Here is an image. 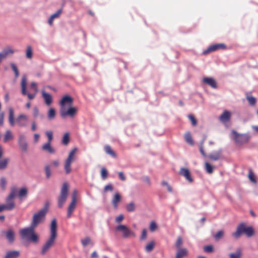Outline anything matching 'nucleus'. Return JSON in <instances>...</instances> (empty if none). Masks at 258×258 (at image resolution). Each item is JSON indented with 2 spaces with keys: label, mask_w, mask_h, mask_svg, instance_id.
<instances>
[{
  "label": "nucleus",
  "mask_w": 258,
  "mask_h": 258,
  "mask_svg": "<svg viewBox=\"0 0 258 258\" xmlns=\"http://www.w3.org/2000/svg\"><path fill=\"white\" fill-rule=\"evenodd\" d=\"M34 227L31 225L30 227L21 229L20 234L22 238L27 239L28 240L37 243L38 240V235L35 233Z\"/></svg>",
  "instance_id": "nucleus-2"
},
{
  "label": "nucleus",
  "mask_w": 258,
  "mask_h": 258,
  "mask_svg": "<svg viewBox=\"0 0 258 258\" xmlns=\"http://www.w3.org/2000/svg\"><path fill=\"white\" fill-rule=\"evenodd\" d=\"M244 234L248 237H251L254 234V230L251 227H247Z\"/></svg>",
  "instance_id": "nucleus-42"
},
{
  "label": "nucleus",
  "mask_w": 258,
  "mask_h": 258,
  "mask_svg": "<svg viewBox=\"0 0 258 258\" xmlns=\"http://www.w3.org/2000/svg\"><path fill=\"white\" fill-rule=\"evenodd\" d=\"M127 211L129 212H132L135 210V205L134 202H131L127 204L126 206Z\"/></svg>",
  "instance_id": "nucleus-44"
},
{
  "label": "nucleus",
  "mask_w": 258,
  "mask_h": 258,
  "mask_svg": "<svg viewBox=\"0 0 258 258\" xmlns=\"http://www.w3.org/2000/svg\"><path fill=\"white\" fill-rule=\"evenodd\" d=\"M42 95L44 99L45 103L47 105H49L52 102V96L49 93L45 92L44 91H42Z\"/></svg>",
  "instance_id": "nucleus-22"
},
{
  "label": "nucleus",
  "mask_w": 258,
  "mask_h": 258,
  "mask_svg": "<svg viewBox=\"0 0 258 258\" xmlns=\"http://www.w3.org/2000/svg\"><path fill=\"white\" fill-rule=\"evenodd\" d=\"M77 151V148H75L72 150L69 153V156L65 161L64 168L66 174L70 173L72 170L71 167V163L73 160V157Z\"/></svg>",
  "instance_id": "nucleus-7"
},
{
  "label": "nucleus",
  "mask_w": 258,
  "mask_h": 258,
  "mask_svg": "<svg viewBox=\"0 0 258 258\" xmlns=\"http://www.w3.org/2000/svg\"><path fill=\"white\" fill-rule=\"evenodd\" d=\"M187 251L185 248H179L176 254L175 258H182L187 254Z\"/></svg>",
  "instance_id": "nucleus-29"
},
{
  "label": "nucleus",
  "mask_w": 258,
  "mask_h": 258,
  "mask_svg": "<svg viewBox=\"0 0 258 258\" xmlns=\"http://www.w3.org/2000/svg\"><path fill=\"white\" fill-rule=\"evenodd\" d=\"M248 177L249 179L253 182L255 183L256 182L255 179L254 177L253 174L251 170L249 172Z\"/></svg>",
  "instance_id": "nucleus-60"
},
{
  "label": "nucleus",
  "mask_w": 258,
  "mask_h": 258,
  "mask_svg": "<svg viewBox=\"0 0 258 258\" xmlns=\"http://www.w3.org/2000/svg\"><path fill=\"white\" fill-rule=\"evenodd\" d=\"M115 231L122 232L124 238H127L130 236H135V233L124 225L120 224L117 226L115 227Z\"/></svg>",
  "instance_id": "nucleus-8"
},
{
  "label": "nucleus",
  "mask_w": 258,
  "mask_h": 258,
  "mask_svg": "<svg viewBox=\"0 0 258 258\" xmlns=\"http://www.w3.org/2000/svg\"><path fill=\"white\" fill-rule=\"evenodd\" d=\"M69 192V185L67 182H64L60 190V196L57 199L58 207L60 209L63 207V206L66 202Z\"/></svg>",
  "instance_id": "nucleus-3"
},
{
  "label": "nucleus",
  "mask_w": 258,
  "mask_h": 258,
  "mask_svg": "<svg viewBox=\"0 0 258 258\" xmlns=\"http://www.w3.org/2000/svg\"><path fill=\"white\" fill-rule=\"evenodd\" d=\"M247 99L251 105H255V104L256 103V98L255 97H254L252 96H247Z\"/></svg>",
  "instance_id": "nucleus-50"
},
{
  "label": "nucleus",
  "mask_w": 258,
  "mask_h": 258,
  "mask_svg": "<svg viewBox=\"0 0 258 258\" xmlns=\"http://www.w3.org/2000/svg\"><path fill=\"white\" fill-rule=\"evenodd\" d=\"M119 179L122 181H125L126 180V177L124 175L123 172H119L118 173Z\"/></svg>",
  "instance_id": "nucleus-61"
},
{
  "label": "nucleus",
  "mask_w": 258,
  "mask_h": 258,
  "mask_svg": "<svg viewBox=\"0 0 258 258\" xmlns=\"http://www.w3.org/2000/svg\"><path fill=\"white\" fill-rule=\"evenodd\" d=\"M62 11V9H59L57 10V11L51 15L50 17H52L53 19L58 18L60 16V15L61 14Z\"/></svg>",
  "instance_id": "nucleus-52"
},
{
  "label": "nucleus",
  "mask_w": 258,
  "mask_h": 258,
  "mask_svg": "<svg viewBox=\"0 0 258 258\" xmlns=\"http://www.w3.org/2000/svg\"><path fill=\"white\" fill-rule=\"evenodd\" d=\"M42 149L43 151H46L49 154H54L55 153V149L51 146V143H46L44 144L42 147Z\"/></svg>",
  "instance_id": "nucleus-21"
},
{
  "label": "nucleus",
  "mask_w": 258,
  "mask_h": 258,
  "mask_svg": "<svg viewBox=\"0 0 258 258\" xmlns=\"http://www.w3.org/2000/svg\"><path fill=\"white\" fill-rule=\"evenodd\" d=\"M246 227L244 223H240L237 226L236 231L232 233V236L236 238H239L243 233H245Z\"/></svg>",
  "instance_id": "nucleus-12"
},
{
  "label": "nucleus",
  "mask_w": 258,
  "mask_h": 258,
  "mask_svg": "<svg viewBox=\"0 0 258 258\" xmlns=\"http://www.w3.org/2000/svg\"><path fill=\"white\" fill-rule=\"evenodd\" d=\"M121 201V196L118 192L115 193L114 195L112 200V204L113 206V207L115 209H116L118 206V204Z\"/></svg>",
  "instance_id": "nucleus-24"
},
{
  "label": "nucleus",
  "mask_w": 258,
  "mask_h": 258,
  "mask_svg": "<svg viewBox=\"0 0 258 258\" xmlns=\"http://www.w3.org/2000/svg\"><path fill=\"white\" fill-rule=\"evenodd\" d=\"M188 118L191 121V123H192V125L196 126L197 125V120L193 115H192V114L188 115Z\"/></svg>",
  "instance_id": "nucleus-55"
},
{
  "label": "nucleus",
  "mask_w": 258,
  "mask_h": 258,
  "mask_svg": "<svg viewBox=\"0 0 258 258\" xmlns=\"http://www.w3.org/2000/svg\"><path fill=\"white\" fill-rule=\"evenodd\" d=\"M104 150L107 154L110 155L112 157L115 158L116 157L115 153L112 150L109 145H106L104 147Z\"/></svg>",
  "instance_id": "nucleus-32"
},
{
  "label": "nucleus",
  "mask_w": 258,
  "mask_h": 258,
  "mask_svg": "<svg viewBox=\"0 0 258 258\" xmlns=\"http://www.w3.org/2000/svg\"><path fill=\"white\" fill-rule=\"evenodd\" d=\"M33 115L35 118L39 117L41 119L43 118V115L39 113V109L37 107H34L33 110Z\"/></svg>",
  "instance_id": "nucleus-38"
},
{
  "label": "nucleus",
  "mask_w": 258,
  "mask_h": 258,
  "mask_svg": "<svg viewBox=\"0 0 258 258\" xmlns=\"http://www.w3.org/2000/svg\"><path fill=\"white\" fill-rule=\"evenodd\" d=\"M77 110L74 107H70L67 110L61 107L60 114L62 118H65L67 115L73 117L76 113Z\"/></svg>",
  "instance_id": "nucleus-13"
},
{
  "label": "nucleus",
  "mask_w": 258,
  "mask_h": 258,
  "mask_svg": "<svg viewBox=\"0 0 258 258\" xmlns=\"http://www.w3.org/2000/svg\"><path fill=\"white\" fill-rule=\"evenodd\" d=\"M26 55L27 58L31 59L33 56L32 49L31 46H28L26 51Z\"/></svg>",
  "instance_id": "nucleus-39"
},
{
  "label": "nucleus",
  "mask_w": 258,
  "mask_h": 258,
  "mask_svg": "<svg viewBox=\"0 0 258 258\" xmlns=\"http://www.w3.org/2000/svg\"><path fill=\"white\" fill-rule=\"evenodd\" d=\"M9 121L11 126L14 125V111L12 108L9 109Z\"/></svg>",
  "instance_id": "nucleus-25"
},
{
  "label": "nucleus",
  "mask_w": 258,
  "mask_h": 258,
  "mask_svg": "<svg viewBox=\"0 0 258 258\" xmlns=\"http://www.w3.org/2000/svg\"><path fill=\"white\" fill-rule=\"evenodd\" d=\"M44 170L45 172L46 178L47 179H49L51 175L50 166L49 165H45L44 167Z\"/></svg>",
  "instance_id": "nucleus-36"
},
{
  "label": "nucleus",
  "mask_w": 258,
  "mask_h": 258,
  "mask_svg": "<svg viewBox=\"0 0 258 258\" xmlns=\"http://www.w3.org/2000/svg\"><path fill=\"white\" fill-rule=\"evenodd\" d=\"M69 141H70V138H69V134L68 133H66L63 138H62V144L64 145H67L69 143Z\"/></svg>",
  "instance_id": "nucleus-43"
},
{
  "label": "nucleus",
  "mask_w": 258,
  "mask_h": 258,
  "mask_svg": "<svg viewBox=\"0 0 258 258\" xmlns=\"http://www.w3.org/2000/svg\"><path fill=\"white\" fill-rule=\"evenodd\" d=\"M73 101V98L69 96L66 95L64 96L62 99L60 101V105L63 106L66 103H68L70 104H71Z\"/></svg>",
  "instance_id": "nucleus-26"
},
{
  "label": "nucleus",
  "mask_w": 258,
  "mask_h": 258,
  "mask_svg": "<svg viewBox=\"0 0 258 258\" xmlns=\"http://www.w3.org/2000/svg\"><path fill=\"white\" fill-rule=\"evenodd\" d=\"M48 203H46L45 206L38 212L35 213L33 217V221L31 225L35 227L41 221L42 218H44L47 212Z\"/></svg>",
  "instance_id": "nucleus-4"
},
{
  "label": "nucleus",
  "mask_w": 258,
  "mask_h": 258,
  "mask_svg": "<svg viewBox=\"0 0 258 258\" xmlns=\"http://www.w3.org/2000/svg\"><path fill=\"white\" fill-rule=\"evenodd\" d=\"M205 167L206 171L209 173H212L213 172V167L209 163L206 162Z\"/></svg>",
  "instance_id": "nucleus-47"
},
{
  "label": "nucleus",
  "mask_w": 258,
  "mask_h": 258,
  "mask_svg": "<svg viewBox=\"0 0 258 258\" xmlns=\"http://www.w3.org/2000/svg\"><path fill=\"white\" fill-rule=\"evenodd\" d=\"M21 87H22V94L23 95H27L28 98L32 100L33 98H34L35 96V94H30L28 93L27 94L26 92V85H27V78L26 77L24 76H23L21 82Z\"/></svg>",
  "instance_id": "nucleus-10"
},
{
  "label": "nucleus",
  "mask_w": 258,
  "mask_h": 258,
  "mask_svg": "<svg viewBox=\"0 0 258 258\" xmlns=\"http://www.w3.org/2000/svg\"><path fill=\"white\" fill-rule=\"evenodd\" d=\"M14 51L10 47H6L0 52V62L6 58L8 55L13 54Z\"/></svg>",
  "instance_id": "nucleus-15"
},
{
  "label": "nucleus",
  "mask_w": 258,
  "mask_h": 258,
  "mask_svg": "<svg viewBox=\"0 0 258 258\" xmlns=\"http://www.w3.org/2000/svg\"><path fill=\"white\" fill-rule=\"evenodd\" d=\"M161 184L163 186H165L167 187V190L169 192H172V189L171 186L169 184V183L166 181H162L161 182Z\"/></svg>",
  "instance_id": "nucleus-54"
},
{
  "label": "nucleus",
  "mask_w": 258,
  "mask_h": 258,
  "mask_svg": "<svg viewBox=\"0 0 258 258\" xmlns=\"http://www.w3.org/2000/svg\"><path fill=\"white\" fill-rule=\"evenodd\" d=\"M23 119L25 121L27 120V117L26 115L24 114H20L17 118V122L18 123L19 125L21 127H23L26 125L25 123L23 122L21 120Z\"/></svg>",
  "instance_id": "nucleus-28"
},
{
  "label": "nucleus",
  "mask_w": 258,
  "mask_h": 258,
  "mask_svg": "<svg viewBox=\"0 0 258 258\" xmlns=\"http://www.w3.org/2000/svg\"><path fill=\"white\" fill-rule=\"evenodd\" d=\"M9 162L10 159L8 158H4L0 160V170H3L6 169Z\"/></svg>",
  "instance_id": "nucleus-27"
},
{
  "label": "nucleus",
  "mask_w": 258,
  "mask_h": 258,
  "mask_svg": "<svg viewBox=\"0 0 258 258\" xmlns=\"http://www.w3.org/2000/svg\"><path fill=\"white\" fill-rule=\"evenodd\" d=\"M233 139L238 145H242L248 142L250 136L247 134H239L236 131H233Z\"/></svg>",
  "instance_id": "nucleus-5"
},
{
  "label": "nucleus",
  "mask_w": 258,
  "mask_h": 258,
  "mask_svg": "<svg viewBox=\"0 0 258 258\" xmlns=\"http://www.w3.org/2000/svg\"><path fill=\"white\" fill-rule=\"evenodd\" d=\"M50 235L43 245L41 253L44 255L54 244L55 239L57 237V222L56 219H53L50 224Z\"/></svg>",
  "instance_id": "nucleus-1"
},
{
  "label": "nucleus",
  "mask_w": 258,
  "mask_h": 258,
  "mask_svg": "<svg viewBox=\"0 0 258 258\" xmlns=\"http://www.w3.org/2000/svg\"><path fill=\"white\" fill-rule=\"evenodd\" d=\"M241 256V250L240 248L237 249L235 252L229 254L230 258H240Z\"/></svg>",
  "instance_id": "nucleus-35"
},
{
  "label": "nucleus",
  "mask_w": 258,
  "mask_h": 258,
  "mask_svg": "<svg viewBox=\"0 0 258 258\" xmlns=\"http://www.w3.org/2000/svg\"><path fill=\"white\" fill-rule=\"evenodd\" d=\"M123 218H124L123 215L122 214H120L118 216L116 217L115 221L117 223H119L123 219Z\"/></svg>",
  "instance_id": "nucleus-62"
},
{
  "label": "nucleus",
  "mask_w": 258,
  "mask_h": 258,
  "mask_svg": "<svg viewBox=\"0 0 258 258\" xmlns=\"http://www.w3.org/2000/svg\"><path fill=\"white\" fill-rule=\"evenodd\" d=\"M147 238V230L146 229H144L142 231L141 236L140 237L141 240H144L146 239Z\"/></svg>",
  "instance_id": "nucleus-58"
},
{
  "label": "nucleus",
  "mask_w": 258,
  "mask_h": 258,
  "mask_svg": "<svg viewBox=\"0 0 258 258\" xmlns=\"http://www.w3.org/2000/svg\"><path fill=\"white\" fill-rule=\"evenodd\" d=\"M17 194V189L15 187H13L11 190L10 194L9 195V197H10L11 199H15Z\"/></svg>",
  "instance_id": "nucleus-51"
},
{
  "label": "nucleus",
  "mask_w": 258,
  "mask_h": 258,
  "mask_svg": "<svg viewBox=\"0 0 258 258\" xmlns=\"http://www.w3.org/2000/svg\"><path fill=\"white\" fill-rule=\"evenodd\" d=\"M155 242L152 240L149 242L145 247V250L146 252H149L152 251L154 248Z\"/></svg>",
  "instance_id": "nucleus-34"
},
{
  "label": "nucleus",
  "mask_w": 258,
  "mask_h": 258,
  "mask_svg": "<svg viewBox=\"0 0 258 258\" xmlns=\"http://www.w3.org/2000/svg\"><path fill=\"white\" fill-rule=\"evenodd\" d=\"M13 139V136L12 132L10 130H7L4 136V142L5 143L7 142L9 140H12Z\"/></svg>",
  "instance_id": "nucleus-33"
},
{
  "label": "nucleus",
  "mask_w": 258,
  "mask_h": 258,
  "mask_svg": "<svg viewBox=\"0 0 258 258\" xmlns=\"http://www.w3.org/2000/svg\"><path fill=\"white\" fill-rule=\"evenodd\" d=\"M7 184V181L5 177H3L1 178V186L3 189H5Z\"/></svg>",
  "instance_id": "nucleus-57"
},
{
  "label": "nucleus",
  "mask_w": 258,
  "mask_h": 258,
  "mask_svg": "<svg viewBox=\"0 0 258 258\" xmlns=\"http://www.w3.org/2000/svg\"><path fill=\"white\" fill-rule=\"evenodd\" d=\"M157 226L156 223L153 221L151 223L150 225V229L151 231H154L157 228Z\"/></svg>",
  "instance_id": "nucleus-59"
},
{
  "label": "nucleus",
  "mask_w": 258,
  "mask_h": 258,
  "mask_svg": "<svg viewBox=\"0 0 258 258\" xmlns=\"http://www.w3.org/2000/svg\"><path fill=\"white\" fill-rule=\"evenodd\" d=\"M182 243H183L182 239L181 237L179 236L177 238L176 241L175 242V246L177 248L179 249V248H180V247L181 246V245L182 244Z\"/></svg>",
  "instance_id": "nucleus-49"
},
{
  "label": "nucleus",
  "mask_w": 258,
  "mask_h": 258,
  "mask_svg": "<svg viewBox=\"0 0 258 258\" xmlns=\"http://www.w3.org/2000/svg\"><path fill=\"white\" fill-rule=\"evenodd\" d=\"M107 176H108V171H107V169L104 167L102 168L101 170V176L102 179L103 180L106 179L107 177Z\"/></svg>",
  "instance_id": "nucleus-45"
},
{
  "label": "nucleus",
  "mask_w": 258,
  "mask_h": 258,
  "mask_svg": "<svg viewBox=\"0 0 258 258\" xmlns=\"http://www.w3.org/2000/svg\"><path fill=\"white\" fill-rule=\"evenodd\" d=\"M56 116L55 110L54 108H50L49 109L47 114V118L49 120L54 119Z\"/></svg>",
  "instance_id": "nucleus-30"
},
{
  "label": "nucleus",
  "mask_w": 258,
  "mask_h": 258,
  "mask_svg": "<svg viewBox=\"0 0 258 258\" xmlns=\"http://www.w3.org/2000/svg\"><path fill=\"white\" fill-rule=\"evenodd\" d=\"M78 194V191L76 189H74L72 193V202L69 205L67 210V217L68 218H71L73 213L76 209V202H77V196Z\"/></svg>",
  "instance_id": "nucleus-6"
},
{
  "label": "nucleus",
  "mask_w": 258,
  "mask_h": 258,
  "mask_svg": "<svg viewBox=\"0 0 258 258\" xmlns=\"http://www.w3.org/2000/svg\"><path fill=\"white\" fill-rule=\"evenodd\" d=\"M28 194L27 189L25 187L22 188L20 189L18 194L19 197L21 198L26 197Z\"/></svg>",
  "instance_id": "nucleus-40"
},
{
  "label": "nucleus",
  "mask_w": 258,
  "mask_h": 258,
  "mask_svg": "<svg viewBox=\"0 0 258 258\" xmlns=\"http://www.w3.org/2000/svg\"><path fill=\"white\" fill-rule=\"evenodd\" d=\"M14 199H11L8 196L6 199V204H5L7 207L8 211H12L15 208V203Z\"/></svg>",
  "instance_id": "nucleus-19"
},
{
  "label": "nucleus",
  "mask_w": 258,
  "mask_h": 258,
  "mask_svg": "<svg viewBox=\"0 0 258 258\" xmlns=\"http://www.w3.org/2000/svg\"><path fill=\"white\" fill-rule=\"evenodd\" d=\"M36 128H37V126H36V122L35 121H33L32 123V125H31V130L32 131H35L36 130Z\"/></svg>",
  "instance_id": "nucleus-64"
},
{
  "label": "nucleus",
  "mask_w": 258,
  "mask_h": 258,
  "mask_svg": "<svg viewBox=\"0 0 258 258\" xmlns=\"http://www.w3.org/2000/svg\"><path fill=\"white\" fill-rule=\"evenodd\" d=\"M18 143L20 149L23 152H26L27 151L28 144L24 135L21 134L19 136Z\"/></svg>",
  "instance_id": "nucleus-11"
},
{
  "label": "nucleus",
  "mask_w": 258,
  "mask_h": 258,
  "mask_svg": "<svg viewBox=\"0 0 258 258\" xmlns=\"http://www.w3.org/2000/svg\"><path fill=\"white\" fill-rule=\"evenodd\" d=\"M222 150L221 149L218 151L213 152L211 154L209 155L208 157L212 160L217 161L221 158Z\"/></svg>",
  "instance_id": "nucleus-17"
},
{
  "label": "nucleus",
  "mask_w": 258,
  "mask_h": 258,
  "mask_svg": "<svg viewBox=\"0 0 258 258\" xmlns=\"http://www.w3.org/2000/svg\"><path fill=\"white\" fill-rule=\"evenodd\" d=\"M2 233L4 234L6 238L10 243H12L15 241V233L12 229H9L7 231L3 230Z\"/></svg>",
  "instance_id": "nucleus-14"
},
{
  "label": "nucleus",
  "mask_w": 258,
  "mask_h": 258,
  "mask_svg": "<svg viewBox=\"0 0 258 258\" xmlns=\"http://www.w3.org/2000/svg\"><path fill=\"white\" fill-rule=\"evenodd\" d=\"M91 242V238L89 237H86L84 239L81 240V243L84 247H86Z\"/></svg>",
  "instance_id": "nucleus-46"
},
{
  "label": "nucleus",
  "mask_w": 258,
  "mask_h": 258,
  "mask_svg": "<svg viewBox=\"0 0 258 258\" xmlns=\"http://www.w3.org/2000/svg\"><path fill=\"white\" fill-rule=\"evenodd\" d=\"M20 255L19 250H9L7 251L4 258H18Z\"/></svg>",
  "instance_id": "nucleus-20"
},
{
  "label": "nucleus",
  "mask_w": 258,
  "mask_h": 258,
  "mask_svg": "<svg viewBox=\"0 0 258 258\" xmlns=\"http://www.w3.org/2000/svg\"><path fill=\"white\" fill-rule=\"evenodd\" d=\"M113 186L110 183L105 185L104 186V189H103L104 192H106L107 191H113Z\"/></svg>",
  "instance_id": "nucleus-56"
},
{
  "label": "nucleus",
  "mask_w": 258,
  "mask_h": 258,
  "mask_svg": "<svg viewBox=\"0 0 258 258\" xmlns=\"http://www.w3.org/2000/svg\"><path fill=\"white\" fill-rule=\"evenodd\" d=\"M203 82L213 88L216 89L217 88V83L213 78L205 77L203 78Z\"/></svg>",
  "instance_id": "nucleus-18"
},
{
  "label": "nucleus",
  "mask_w": 258,
  "mask_h": 258,
  "mask_svg": "<svg viewBox=\"0 0 258 258\" xmlns=\"http://www.w3.org/2000/svg\"><path fill=\"white\" fill-rule=\"evenodd\" d=\"M46 135L48 138V141L47 143H51L53 139V133L52 131H47L46 132Z\"/></svg>",
  "instance_id": "nucleus-53"
},
{
  "label": "nucleus",
  "mask_w": 258,
  "mask_h": 258,
  "mask_svg": "<svg viewBox=\"0 0 258 258\" xmlns=\"http://www.w3.org/2000/svg\"><path fill=\"white\" fill-rule=\"evenodd\" d=\"M231 113L227 110H225L220 116L219 118L222 122H227L230 120Z\"/></svg>",
  "instance_id": "nucleus-23"
},
{
  "label": "nucleus",
  "mask_w": 258,
  "mask_h": 258,
  "mask_svg": "<svg viewBox=\"0 0 258 258\" xmlns=\"http://www.w3.org/2000/svg\"><path fill=\"white\" fill-rule=\"evenodd\" d=\"M226 48V45L224 43H216L209 46L208 48L204 50L203 53L205 55L215 51L219 49H225Z\"/></svg>",
  "instance_id": "nucleus-9"
},
{
  "label": "nucleus",
  "mask_w": 258,
  "mask_h": 258,
  "mask_svg": "<svg viewBox=\"0 0 258 258\" xmlns=\"http://www.w3.org/2000/svg\"><path fill=\"white\" fill-rule=\"evenodd\" d=\"M10 66H11V67L12 70L14 71V72L15 73V78H18L19 76V72L17 68V66L14 63H11L10 64Z\"/></svg>",
  "instance_id": "nucleus-41"
},
{
  "label": "nucleus",
  "mask_w": 258,
  "mask_h": 258,
  "mask_svg": "<svg viewBox=\"0 0 258 258\" xmlns=\"http://www.w3.org/2000/svg\"><path fill=\"white\" fill-rule=\"evenodd\" d=\"M204 250L205 252L211 253L214 251V248L211 245H206L204 247Z\"/></svg>",
  "instance_id": "nucleus-48"
},
{
  "label": "nucleus",
  "mask_w": 258,
  "mask_h": 258,
  "mask_svg": "<svg viewBox=\"0 0 258 258\" xmlns=\"http://www.w3.org/2000/svg\"><path fill=\"white\" fill-rule=\"evenodd\" d=\"M179 174L183 176L189 182H191L193 181V179L191 177L190 173L188 169L184 168H181Z\"/></svg>",
  "instance_id": "nucleus-16"
},
{
  "label": "nucleus",
  "mask_w": 258,
  "mask_h": 258,
  "mask_svg": "<svg viewBox=\"0 0 258 258\" xmlns=\"http://www.w3.org/2000/svg\"><path fill=\"white\" fill-rule=\"evenodd\" d=\"M4 113L2 112L0 113V125H2L4 122Z\"/></svg>",
  "instance_id": "nucleus-63"
},
{
  "label": "nucleus",
  "mask_w": 258,
  "mask_h": 258,
  "mask_svg": "<svg viewBox=\"0 0 258 258\" xmlns=\"http://www.w3.org/2000/svg\"><path fill=\"white\" fill-rule=\"evenodd\" d=\"M184 138L185 141L189 145H193L194 144V141L192 140V137L190 132H186L184 136Z\"/></svg>",
  "instance_id": "nucleus-31"
},
{
  "label": "nucleus",
  "mask_w": 258,
  "mask_h": 258,
  "mask_svg": "<svg viewBox=\"0 0 258 258\" xmlns=\"http://www.w3.org/2000/svg\"><path fill=\"white\" fill-rule=\"evenodd\" d=\"M224 236V232L223 230L218 231L215 235H214L213 237L216 241H219Z\"/></svg>",
  "instance_id": "nucleus-37"
}]
</instances>
